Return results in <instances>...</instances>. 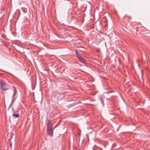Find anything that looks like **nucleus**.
<instances>
[{"instance_id": "nucleus-1", "label": "nucleus", "mask_w": 150, "mask_h": 150, "mask_svg": "<svg viewBox=\"0 0 150 150\" xmlns=\"http://www.w3.org/2000/svg\"><path fill=\"white\" fill-rule=\"evenodd\" d=\"M0 89L2 91L8 90L9 89V88L6 87V83L1 80H0Z\"/></svg>"}, {"instance_id": "nucleus-2", "label": "nucleus", "mask_w": 150, "mask_h": 150, "mask_svg": "<svg viewBox=\"0 0 150 150\" xmlns=\"http://www.w3.org/2000/svg\"><path fill=\"white\" fill-rule=\"evenodd\" d=\"M75 52L76 54V56L79 60L81 61H82L84 63L85 62V60L81 56L80 54L79 53V52L76 50Z\"/></svg>"}, {"instance_id": "nucleus-3", "label": "nucleus", "mask_w": 150, "mask_h": 150, "mask_svg": "<svg viewBox=\"0 0 150 150\" xmlns=\"http://www.w3.org/2000/svg\"><path fill=\"white\" fill-rule=\"evenodd\" d=\"M47 126L48 129H50L52 128V123L50 120H49L48 122Z\"/></svg>"}, {"instance_id": "nucleus-4", "label": "nucleus", "mask_w": 150, "mask_h": 150, "mask_svg": "<svg viewBox=\"0 0 150 150\" xmlns=\"http://www.w3.org/2000/svg\"><path fill=\"white\" fill-rule=\"evenodd\" d=\"M47 132L51 136H52L53 131L52 128L50 129H47Z\"/></svg>"}, {"instance_id": "nucleus-5", "label": "nucleus", "mask_w": 150, "mask_h": 150, "mask_svg": "<svg viewBox=\"0 0 150 150\" xmlns=\"http://www.w3.org/2000/svg\"><path fill=\"white\" fill-rule=\"evenodd\" d=\"M12 116L15 117H19V114L13 113L12 114Z\"/></svg>"}]
</instances>
